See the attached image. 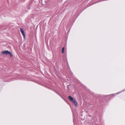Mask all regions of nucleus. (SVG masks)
I'll use <instances>...</instances> for the list:
<instances>
[{
    "mask_svg": "<svg viewBox=\"0 0 125 125\" xmlns=\"http://www.w3.org/2000/svg\"><path fill=\"white\" fill-rule=\"evenodd\" d=\"M64 48L63 47L62 49V53H63L64 52Z\"/></svg>",
    "mask_w": 125,
    "mask_h": 125,
    "instance_id": "nucleus-4",
    "label": "nucleus"
},
{
    "mask_svg": "<svg viewBox=\"0 0 125 125\" xmlns=\"http://www.w3.org/2000/svg\"><path fill=\"white\" fill-rule=\"evenodd\" d=\"M20 29L21 32L22 33V34L24 38H25V36L24 31H23L22 29V28H20Z\"/></svg>",
    "mask_w": 125,
    "mask_h": 125,
    "instance_id": "nucleus-3",
    "label": "nucleus"
},
{
    "mask_svg": "<svg viewBox=\"0 0 125 125\" xmlns=\"http://www.w3.org/2000/svg\"><path fill=\"white\" fill-rule=\"evenodd\" d=\"M2 54H9L11 57H12V55L11 52L8 51H3L2 52Z\"/></svg>",
    "mask_w": 125,
    "mask_h": 125,
    "instance_id": "nucleus-2",
    "label": "nucleus"
},
{
    "mask_svg": "<svg viewBox=\"0 0 125 125\" xmlns=\"http://www.w3.org/2000/svg\"><path fill=\"white\" fill-rule=\"evenodd\" d=\"M68 98L69 99L71 100V101H72L73 103L75 106L77 105V103L75 99H73V98L70 96H68Z\"/></svg>",
    "mask_w": 125,
    "mask_h": 125,
    "instance_id": "nucleus-1",
    "label": "nucleus"
}]
</instances>
